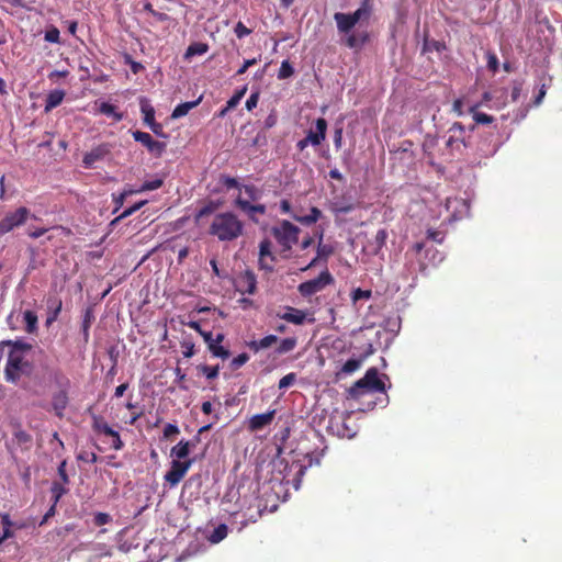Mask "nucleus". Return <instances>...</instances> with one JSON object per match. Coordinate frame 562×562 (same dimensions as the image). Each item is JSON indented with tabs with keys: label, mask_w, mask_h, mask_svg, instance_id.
Segmentation results:
<instances>
[{
	"label": "nucleus",
	"mask_w": 562,
	"mask_h": 562,
	"mask_svg": "<svg viewBox=\"0 0 562 562\" xmlns=\"http://www.w3.org/2000/svg\"><path fill=\"white\" fill-rule=\"evenodd\" d=\"M217 207V204L213 201L207 202L205 205H203L195 214L194 220L196 223H199L203 217L211 215L215 212Z\"/></svg>",
	"instance_id": "f704fd0d"
},
{
	"label": "nucleus",
	"mask_w": 562,
	"mask_h": 562,
	"mask_svg": "<svg viewBox=\"0 0 562 562\" xmlns=\"http://www.w3.org/2000/svg\"><path fill=\"white\" fill-rule=\"evenodd\" d=\"M480 104L481 103H476V104L470 106V109H469V111L473 114L474 122L476 124H483V125L491 124L494 121V117L486 113L476 111V109L480 106Z\"/></svg>",
	"instance_id": "c85d7f7f"
},
{
	"label": "nucleus",
	"mask_w": 562,
	"mask_h": 562,
	"mask_svg": "<svg viewBox=\"0 0 562 562\" xmlns=\"http://www.w3.org/2000/svg\"><path fill=\"white\" fill-rule=\"evenodd\" d=\"M272 234L284 251L291 250L292 246L299 241L300 228L291 222L284 220L280 226L273 227Z\"/></svg>",
	"instance_id": "39448f33"
},
{
	"label": "nucleus",
	"mask_w": 562,
	"mask_h": 562,
	"mask_svg": "<svg viewBox=\"0 0 562 562\" xmlns=\"http://www.w3.org/2000/svg\"><path fill=\"white\" fill-rule=\"evenodd\" d=\"M139 105H140V111L144 115V123L147 126H150L153 123L156 122L154 106L150 104L149 100L145 97H142L139 99Z\"/></svg>",
	"instance_id": "b1692460"
},
{
	"label": "nucleus",
	"mask_w": 562,
	"mask_h": 562,
	"mask_svg": "<svg viewBox=\"0 0 562 562\" xmlns=\"http://www.w3.org/2000/svg\"><path fill=\"white\" fill-rule=\"evenodd\" d=\"M427 237L438 244H441L443 240V235L441 232L428 229Z\"/></svg>",
	"instance_id": "680f3d73"
},
{
	"label": "nucleus",
	"mask_w": 562,
	"mask_h": 562,
	"mask_svg": "<svg viewBox=\"0 0 562 562\" xmlns=\"http://www.w3.org/2000/svg\"><path fill=\"white\" fill-rule=\"evenodd\" d=\"M211 355L215 358H221L222 360H226L231 357V351L222 346V344H210L207 347Z\"/></svg>",
	"instance_id": "2f4dec72"
},
{
	"label": "nucleus",
	"mask_w": 562,
	"mask_h": 562,
	"mask_svg": "<svg viewBox=\"0 0 562 562\" xmlns=\"http://www.w3.org/2000/svg\"><path fill=\"white\" fill-rule=\"evenodd\" d=\"M30 215V210L25 206L18 207L14 212H9L0 221V236L12 232L22 226Z\"/></svg>",
	"instance_id": "0eeeda50"
},
{
	"label": "nucleus",
	"mask_w": 562,
	"mask_h": 562,
	"mask_svg": "<svg viewBox=\"0 0 562 562\" xmlns=\"http://www.w3.org/2000/svg\"><path fill=\"white\" fill-rule=\"evenodd\" d=\"M246 92H247V85L241 87L240 89H237L235 91V93L226 102L227 103V108L228 109H235L239 104L240 100L244 98Z\"/></svg>",
	"instance_id": "c9c22d12"
},
{
	"label": "nucleus",
	"mask_w": 562,
	"mask_h": 562,
	"mask_svg": "<svg viewBox=\"0 0 562 562\" xmlns=\"http://www.w3.org/2000/svg\"><path fill=\"white\" fill-rule=\"evenodd\" d=\"M218 182L223 184L226 189H241V186L239 184L237 179L229 177L227 175H220Z\"/></svg>",
	"instance_id": "58836bf2"
},
{
	"label": "nucleus",
	"mask_w": 562,
	"mask_h": 562,
	"mask_svg": "<svg viewBox=\"0 0 562 562\" xmlns=\"http://www.w3.org/2000/svg\"><path fill=\"white\" fill-rule=\"evenodd\" d=\"M446 48V45L445 43H441L439 41H436V40H432L431 42H426L425 45H424V50H430V49H435L437 52H441L442 49Z\"/></svg>",
	"instance_id": "4d7b16f0"
},
{
	"label": "nucleus",
	"mask_w": 562,
	"mask_h": 562,
	"mask_svg": "<svg viewBox=\"0 0 562 562\" xmlns=\"http://www.w3.org/2000/svg\"><path fill=\"white\" fill-rule=\"evenodd\" d=\"M112 521V516L108 513H97L93 516V524L94 526H104L106 524H110Z\"/></svg>",
	"instance_id": "49530a36"
},
{
	"label": "nucleus",
	"mask_w": 562,
	"mask_h": 562,
	"mask_svg": "<svg viewBox=\"0 0 562 562\" xmlns=\"http://www.w3.org/2000/svg\"><path fill=\"white\" fill-rule=\"evenodd\" d=\"M487 67L492 71H496L498 69V59L495 55H490L487 60Z\"/></svg>",
	"instance_id": "774afa93"
},
{
	"label": "nucleus",
	"mask_w": 562,
	"mask_h": 562,
	"mask_svg": "<svg viewBox=\"0 0 562 562\" xmlns=\"http://www.w3.org/2000/svg\"><path fill=\"white\" fill-rule=\"evenodd\" d=\"M248 360L249 356L246 352H243L237 357L233 358L229 366L233 370H237L240 367H243Z\"/></svg>",
	"instance_id": "09e8293b"
},
{
	"label": "nucleus",
	"mask_w": 562,
	"mask_h": 562,
	"mask_svg": "<svg viewBox=\"0 0 562 562\" xmlns=\"http://www.w3.org/2000/svg\"><path fill=\"white\" fill-rule=\"evenodd\" d=\"M228 528L225 524H220L209 536V541L212 543H218L227 537Z\"/></svg>",
	"instance_id": "7c9ffc66"
},
{
	"label": "nucleus",
	"mask_w": 562,
	"mask_h": 562,
	"mask_svg": "<svg viewBox=\"0 0 562 562\" xmlns=\"http://www.w3.org/2000/svg\"><path fill=\"white\" fill-rule=\"evenodd\" d=\"M258 101H259V92L258 91L252 92L245 103L246 109L248 111H252L257 106Z\"/></svg>",
	"instance_id": "864d4df0"
},
{
	"label": "nucleus",
	"mask_w": 562,
	"mask_h": 562,
	"mask_svg": "<svg viewBox=\"0 0 562 562\" xmlns=\"http://www.w3.org/2000/svg\"><path fill=\"white\" fill-rule=\"evenodd\" d=\"M164 184V180L161 178H155L153 180H146L143 182V184L140 186V189L139 191L140 192H145V191H153V190H157L159 189L161 186Z\"/></svg>",
	"instance_id": "ea45409f"
},
{
	"label": "nucleus",
	"mask_w": 562,
	"mask_h": 562,
	"mask_svg": "<svg viewBox=\"0 0 562 562\" xmlns=\"http://www.w3.org/2000/svg\"><path fill=\"white\" fill-rule=\"evenodd\" d=\"M202 99H203V95L201 94L194 101H188V102L178 104L171 113V119H179V117L187 115L190 112V110H192L193 108H195L196 105H199L201 103Z\"/></svg>",
	"instance_id": "4be33fe9"
},
{
	"label": "nucleus",
	"mask_w": 562,
	"mask_h": 562,
	"mask_svg": "<svg viewBox=\"0 0 562 562\" xmlns=\"http://www.w3.org/2000/svg\"><path fill=\"white\" fill-rule=\"evenodd\" d=\"M278 341V337L276 335H268L263 338L259 339V347H262V349H267L271 347L273 344Z\"/></svg>",
	"instance_id": "603ef678"
},
{
	"label": "nucleus",
	"mask_w": 562,
	"mask_h": 562,
	"mask_svg": "<svg viewBox=\"0 0 562 562\" xmlns=\"http://www.w3.org/2000/svg\"><path fill=\"white\" fill-rule=\"evenodd\" d=\"M235 206L246 213L254 222H258L256 214L263 215L266 213L263 204H251L248 200L243 199L240 194L235 200Z\"/></svg>",
	"instance_id": "9b49d317"
},
{
	"label": "nucleus",
	"mask_w": 562,
	"mask_h": 562,
	"mask_svg": "<svg viewBox=\"0 0 562 562\" xmlns=\"http://www.w3.org/2000/svg\"><path fill=\"white\" fill-rule=\"evenodd\" d=\"M106 154L108 149L103 145H99L98 147L93 148L91 151L83 156L82 164L85 168H92L94 164L99 160H102Z\"/></svg>",
	"instance_id": "aec40b11"
},
{
	"label": "nucleus",
	"mask_w": 562,
	"mask_h": 562,
	"mask_svg": "<svg viewBox=\"0 0 562 562\" xmlns=\"http://www.w3.org/2000/svg\"><path fill=\"white\" fill-rule=\"evenodd\" d=\"M3 344L5 348H10L4 367V378L8 382L15 384L31 369L30 362L25 360V353L32 349V345L22 339L3 340Z\"/></svg>",
	"instance_id": "f257e3e1"
},
{
	"label": "nucleus",
	"mask_w": 562,
	"mask_h": 562,
	"mask_svg": "<svg viewBox=\"0 0 562 562\" xmlns=\"http://www.w3.org/2000/svg\"><path fill=\"white\" fill-rule=\"evenodd\" d=\"M148 150L151 153V154H155V155H160L164 149H165V145L166 143H144Z\"/></svg>",
	"instance_id": "6e6d98bb"
},
{
	"label": "nucleus",
	"mask_w": 562,
	"mask_h": 562,
	"mask_svg": "<svg viewBox=\"0 0 562 562\" xmlns=\"http://www.w3.org/2000/svg\"><path fill=\"white\" fill-rule=\"evenodd\" d=\"M334 20L337 24L338 33L344 35L341 43L348 48L358 52L370 41V33L367 30L356 27L357 24L349 13L336 12Z\"/></svg>",
	"instance_id": "f03ea898"
},
{
	"label": "nucleus",
	"mask_w": 562,
	"mask_h": 562,
	"mask_svg": "<svg viewBox=\"0 0 562 562\" xmlns=\"http://www.w3.org/2000/svg\"><path fill=\"white\" fill-rule=\"evenodd\" d=\"M209 50V45L202 42H195L189 45L186 50L184 58L189 59L196 55H203Z\"/></svg>",
	"instance_id": "cd10ccee"
},
{
	"label": "nucleus",
	"mask_w": 562,
	"mask_h": 562,
	"mask_svg": "<svg viewBox=\"0 0 562 562\" xmlns=\"http://www.w3.org/2000/svg\"><path fill=\"white\" fill-rule=\"evenodd\" d=\"M371 297V291L369 290H361V289H356L353 292H352V300L355 302L359 301V300H368Z\"/></svg>",
	"instance_id": "13d9d810"
},
{
	"label": "nucleus",
	"mask_w": 562,
	"mask_h": 562,
	"mask_svg": "<svg viewBox=\"0 0 562 562\" xmlns=\"http://www.w3.org/2000/svg\"><path fill=\"white\" fill-rule=\"evenodd\" d=\"M386 239H387L386 229H384V228L379 229L374 236L375 249L376 250L382 249L386 244Z\"/></svg>",
	"instance_id": "a18cd8bd"
},
{
	"label": "nucleus",
	"mask_w": 562,
	"mask_h": 562,
	"mask_svg": "<svg viewBox=\"0 0 562 562\" xmlns=\"http://www.w3.org/2000/svg\"><path fill=\"white\" fill-rule=\"evenodd\" d=\"M274 416H276V409H271V411H269L267 413H263V414L254 415L249 419L248 428L251 431L261 430V429H263L265 427L269 426L272 423Z\"/></svg>",
	"instance_id": "2eb2a0df"
},
{
	"label": "nucleus",
	"mask_w": 562,
	"mask_h": 562,
	"mask_svg": "<svg viewBox=\"0 0 562 562\" xmlns=\"http://www.w3.org/2000/svg\"><path fill=\"white\" fill-rule=\"evenodd\" d=\"M372 10L373 8L370 0H362L360 7L355 12L349 13V15H351L358 27L362 29L363 23H368Z\"/></svg>",
	"instance_id": "ddd939ff"
},
{
	"label": "nucleus",
	"mask_w": 562,
	"mask_h": 562,
	"mask_svg": "<svg viewBox=\"0 0 562 562\" xmlns=\"http://www.w3.org/2000/svg\"><path fill=\"white\" fill-rule=\"evenodd\" d=\"M295 381H296V373L291 372L280 379L278 386L280 390L288 389L289 386L293 385Z\"/></svg>",
	"instance_id": "de8ad7c7"
},
{
	"label": "nucleus",
	"mask_w": 562,
	"mask_h": 562,
	"mask_svg": "<svg viewBox=\"0 0 562 562\" xmlns=\"http://www.w3.org/2000/svg\"><path fill=\"white\" fill-rule=\"evenodd\" d=\"M256 64H257V59L256 58L246 59L244 61V64L241 65V67L237 70L236 75L237 76L244 75L249 67H251V66H254Z\"/></svg>",
	"instance_id": "e2e57ef3"
},
{
	"label": "nucleus",
	"mask_w": 562,
	"mask_h": 562,
	"mask_svg": "<svg viewBox=\"0 0 562 562\" xmlns=\"http://www.w3.org/2000/svg\"><path fill=\"white\" fill-rule=\"evenodd\" d=\"M333 282L334 278L330 274V272L328 270H324L319 273L317 278L302 282L297 286V290L302 296L307 297L322 291Z\"/></svg>",
	"instance_id": "423d86ee"
},
{
	"label": "nucleus",
	"mask_w": 562,
	"mask_h": 562,
	"mask_svg": "<svg viewBox=\"0 0 562 562\" xmlns=\"http://www.w3.org/2000/svg\"><path fill=\"white\" fill-rule=\"evenodd\" d=\"M195 443L189 440H180L176 446H173L170 450V457L173 460H188L187 458L190 454L191 448L194 447Z\"/></svg>",
	"instance_id": "dca6fc26"
},
{
	"label": "nucleus",
	"mask_w": 562,
	"mask_h": 562,
	"mask_svg": "<svg viewBox=\"0 0 562 562\" xmlns=\"http://www.w3.org/2000/svg\"><path fill=\"white\" fill-rule=\"evenodd\" d=\"M277 123V114L276 113H270L266 120H265V128H271L276 125Z\"/></svg>",
	"instance_id": "338daca9"
},
{
	"label": "nucleus",
	"mask_w": 562,
	"mask_h": 562,
	"mask_svg": "<svg viewBox=\"0 0 562 562\" xmlns=\"http://www.w3.org/2000/svg\"><path fill=\"white\" fill-rule=\"evenodd\" d=\"M123 59H124V64L130 66L131 71L134 75H137L138 72H140L144 69V66L140 63L134 60L132 58V56L130 54H127V53H125L123 55Z\"/></svg>",
	"instance_id": "79ce46f5"
},
{
	"label": "nucleus",
	"mask_w": 562,
	"mask_h": 562,
	"mask_svg": "<svg viewBox=\"0 0 562 562\" xmlns=\"http://www.w3.org/2000/svg\"><path fill=\"white\" fill-rule=\"evenodd\" d=\"M286 312L283 314H277L280 319L286 321L289 323L295 325H302L306 318V314L302 310H297L295 307L286 306Z\"/></svg>",
	"instance_id": "f3484780"
},
{
	"label": "nucleus",
	"mask_w": 562,
	"mask_h": 562,
	"mask_svg": "<svg viewBox=\"0 0 562 562\" xmlns=\"http://www.w3.org/2000/svg\"><path fill=\"white\" fill-rule=\"evenodd\" d=\"M234 32L238 38H243L251 33V30L248 29L243 22H238L235 25Z\"/></svg>",
	"instance_id": "8fccbe9b"
},
{
	"label": "nucleus",
	"mask_w": 562,
	"mask_h": 562,
	"mask_svg": "<svg viewBox=\"0 0 562 562\" xmlns=\"http://www.w3.org/2000/svg\"><path fill=\"white\" fill-rule=\"evenodd\" d=\"M92 419L93 430L111 438V448L114 450H121L124 447V442L122 441L120 434L114 430L103 417L94 415Z\"/></svg>",
	"instance_id": "1a4fd4ad"
},
{
	"label": "nucleus",
	"mask_w": 562,
	"mask_h": 562,
	"mask_svg": "<svg viewBox=\"0 0 562 562\" xmlns=\"http://www.w3.org/2000/svg\"><path fill=\"white\" fill-rule=\"evenodd\" d=\"M293 217L299 223L310 226V225L316 223L322 217V211L318 207L313 206V207H311L308 214H306L304 216H293Z\"/></svg>",
	"instance_id": "a878e982"
},
{
	"label": "nucleus",
	"mask_w": 562,
	"mask_h": 562,
	"mask_svg": "<svg viewBox=\"0 0 562 562\" xmlns=\"http://www.w3.org/2000/svg\"><path fill=\"white\" fill-rule=\"evenodd\" d=\"M145 204V201H142V202H138L134 205H132L131 207L126 209L121 215H119L117 217H115L111 224L112 225H115L116 223H119L122 218H125L130 215H132L133 213H135L137 210H139L143 205Z\"/></svg>",
	"instance_id": "c03bdc74"
},
{
	"label": "nucleus",
	"mask_w": 562,
	"mask_h": 562,
	"mask_svg": "<svg viewBox=\"0 0 562 562\" xmlns=\"http://www.w3.org/2000/svg\"><path fill=\"white\" fill-rule=\"evenodd\" d=\"M238 291L247 294H255L257 290V278L251 270L244 271L238 278Z\"/></svg>",
	"instance_id": "f8f14e48"
},
{
	"label": "nucleus",
	"mask_w": 562,
	"mask_h": 562,
	"mask_svg": "<svg viewBox=\"0 0 562 562\" xmlns=\"http://www.w3.org/2000/svg\"><path fill=\"white\" fill-rule=\"evenodd\" d=\"M65 94V91L60 89L50 91L45 100V112H49L57 108L63 102Z\"/></svg>",
	"instance_id": "5701e85b"
},
{
	"label": "nucleus",
	"mask_w": 562,
	"mask_h": 562,
	"mask_svg": "<svg viewBox=\"0 0 562 562\" xmlns=\"http://www.w3.org/2000/svg\"><path fill=\"white\" fill-rule=\"evenodd\" d=\"M1 525H2V535L0 536V546L7 540L14 536V532L12 530V527H15L18 529H22L24 525L15 524L11 520L10 515L4 513L1 515Z\"/></svg>",
	"instance_id": "a211bd4d"
},
{
	"label": "nucleus",
	"mask_w": 562,
	"mask_h": 562,
	"mask_svg": "<svg viewBox=\"0 0 562 562\" xmlns=\"http://www.w3.org/2000/svg\"><path fill=\"white\" fill-rule=\"evenodd\" d=\"M65 485L66 484L60 482H53L50 487L53 503L57 504L59 499L68 492Z\"/></svg>",
	"instance_id": "72a5a7b5"
},
{
	"label": "nucleus",
	"mask_w": 562,
	"mask_h": 562,
	"mask_svg": "<svg viewBox=\"0 0 562 562\" xmlns=\"http://www.w3.org/2000/svg\"><path fill=\"white\" fill-rule=\"evenodd\" d=\"M182 355L184 358H191L194 355V344L191 341H183L181 344Z\"/></svg>",
	"instance_id": "5fc2aeb1"
},
{
	"label": "nucleus",
	"mask_w": 562,
	"mask_h": 562,
	"mask_svg": "<svg viewBox=\"0 0 562 562\" xmlns=\"http://www.w3.org/2000/svg\"><path fill=\"white\" fill-rule=\"evenodd\" d=\"M272 244L268 238H265L259 244V268L268 272L273 271L277 261L276 256L271 251Z\"/></svg>",
	"instance_id": "9d476101"
},
{
	"label": "nucleus",
	"mask_w": 562,
	"mask_h": 562,
	"mask_svg": "<svg viewBox=\"0 0 562 562\" xmlns=\"http://www.w3.org/2000/svg\"><path fill=\"white\" fill-rule=\"evenodd\" d=\"M66 467H67V462H66V460H63L57 469L58 475L60 479V483H63V484H69V477H68V474L66 471Z\"/></svg>",
	"instance_id": "3c124183"
},
{
	"label": "nucleus",
	"mask_w": 562,
	"mask_h": 562,
	"mask_svg": "<svg viewBox=\"0 0 562 562\" xmlns=\"http://www.w3.org/2000/svg\"><path fill=\"white\" fill-rule=\"evenodd\" d=\"M199 371L202 372L207 380H214L218 376L220 366L201 364Z\"/></svg>",
	"instance_id": "4c0bfd02"
},
{
	"label": "nucleus",
	"mask_w": 562,
	"mask_h": 562,
	"mask_svg": "<svg viewBox=\"0 0 562 562\" xmlns=\"http://www.w3.org/2000/svg\"><path fill=\"white\" fill-rule=\"evenodd\" d=\"M92 321H93V314H92L91 310L87 308L85 312V315H83V319H82V333H83L86 340L89 337V328L91 326Z\"/></svg>",
	"instance_id": "37998d69"
},
{
	"label": "nucleus",
	"mask_w": 562,
	"mask_h": 562,
	"mask_svg": "<svg viewBox=\"0 0 562 562\" xmlns=\"http://www.w3.org/2000/svg\"><path fill=\"white\" fill-rule=\"evenodd\" d=\"M44 38L46 42L58 44L60 42V32L56 26L50 25L46 29Z\"/></svg>",
	"instance_id": "a19ab883"
},
{
	"label": "nucleus",
	"mask_w": 562,
	"mask_h": 562,
	"mask_svg": "<svg viewBox=\"0 0 562 562\" xmlns=\"http://www.w3.org/2000/svg\"><path fill=\"white\" fill-rule=\"evenodd\" d=\"M521 89H522V86L519 82H516L515 86L513 87L510 97L514 102H516L519 99Z\"/></svg>",
	"instance_id": "69168bd1"
},
{
	"label": "nucleus",
	"mask_w": 562,
	"mask_h": 562,
	"mask_svg": "<svg viewBox=\"0 0 562 562\" xmlns=\"http://www.w3.org/2000/svg\"><path fill=\"white\" fill-rule=\"evenodd\" d=\"M327 131V121L318 117L307 131V135L302 140H325Z\"/></svg>",
	"instance_id": "4468645a"
},
{
	"label": "nucleus",
	"mask_w": 562,
	"mask_h": 562,
	"mask_svg": "<svg viewBox=\"0 0 562 562\" xmlns=\"http://www.w3.org/2000/svg\"><path fill=\"white\" fill-rule=\"evenodd\" d=\"M297 345V339L295 337L283 338L279 346L276 349V352L279 355H284L291 352Z\"/></svg>",
	"instance_id": "c756f323"
},
{
	"label": "nucleus",
	"mask_w": 562,
	"mask_h": 562,
	"mask_svg": "<svg viewBox=\"0 0 562 562\" xmlns=\"http://www.w3.org/2000/svg\"><path fill=\"white\" fill-rule=\"evenodd\" d=\"M180 432L177 425L173 424H167L164 428V437L170 438L171 436L178 435Z\"/></svg>",
	"instance_id": "052dcab7"
},
{
	"label": "nucleus",
	"mask_w": 562,
	"mask_h": 562,
	"mask_svg": "<svg viewBox=\"0 0 562 562\" xmlns=\"http://www.w3.org/2000/svg\"><path fill=\"white\" fill-rule=\"evenodd\" d=\"M243 189L248 195L249 200L256 201L259 199V191L255 186H244Z\"/></svg>",
	"instance_id": "bf43d9fd"
},
{
	"label": "nucleus",
	"mask_w": 562,
	"mask_h": 562,
	"mask_svg": "<svg viewBox=\"0 0 562 562\" xmlns=\"http://www.w3.org/2000/svg\"><path fill=\"white\" fill-rule=\"evenodd\" d=\"M371 352H372V349L370 348V350H369L364 356H362L361 358H359V359H353V358L348 359V360L344 363V366L341 367L340 372H341V373H344V374H351V373H353L355 371H357V370L361 367V364H362L363 360H364V359H366V358H367Z\"/></svg>",
	"instance_id": "393cba45"
},
{
	"label": "nucleus",
	"mask_w": 562,
	"mask_h": 562,
	"mask_svg": "<svg viewBox=\"0 0 562 562\" xmlns=\"http://www.w3.org/2000/svg\"><path fill=\"white\" fill-rule=\"evenodd\" d=\"M294 75V68L292 64L286 59L281 63L279 72H278V79L284 80Z\"/></svg>",
	"instance_id": "e433bc0d"
},
{
	"label": "nucleus",
	"mask_w": 562,
	"mask_h": 562,
	"mask_svg": "<svg viewBox=\"0 0 562 562\" xmlns=\"http://www.w3.org/2000/svg\"><path fill=\"white\" fill-rule=\"evenodd\" d=\"M23 319L25 322V331L29 334H34L37 330V315L33 311H25L23 313Z\"/></svg>",
	"instance_id": "bb28decb"
},
{
	"label": "nucleus",
	"mask_w": 562,
	"mask_h": 562,
	"mask_svg": "<svg viewBox=\"0 0 562 562\" xmlns=\"http://www.w3.org/2000/svg\"><path fill=\"white\" fill-rule=\"evenodd\" d=\"M99 112L106 115L112 116L114 120H122V114L116 112V106L110 102L103 101L99 105Z\"/></svg>",
	"instance_id": "473e14b6"
},
{
	"label": "nucleus",
	"mask_w": 562,
	"mask_h": 562,
	"mask_svg": "<svg viewBox=\"0 0 562 562\" xmlns=\"http://www.w3.org/2000/svg\"><path fill=\"white\" fill-rule=\"evenodd\" d=\"M364 390L374 392H384L385 384L379 378V371L375 367L369 368L363 378L358 380L350 386L348 393L350 397L358 398L364 393Z\"/></svg>",
	"instance_id": "20e7f679"
},
{
	"label": "nucleus",
	"mask_w": 562,
	"mask_h": 562,
	"mask_svg": "<svg viewBox=\"0 0 562 562\" xmlns=\"http://www.w3.org/2000/svg\"><path fill=\"white\" fill-rule=\"evenodd\" d=\"M68 405V395L66 391H59L53 395L52 400V406L55 412V414L58 417H61L64 415V411L66 409Z\"/></svg>",
	"instance_id": "412c9836"
},
{
	"label": "nucleus",
	"mask_w": 562,
	"mask_h": 562,
	"mask_svg": "<svg viewBox=\"0 0 562 562\" xmlns=\"http://www.w3.org/2000/svg\"><path fill=\"white\" fill-rule=\"evenodd\" d=\"M176 374H177V378H178V385L181 390H184L187 391L188 390V386L184 384V380H186V374L181 372V369L180 368H177L176 369Z\"/></svg>",
	"instance_id": "0e129e2a"
},
{
	"label": "nucleus",
	"mask_w": 562,
	"mask_h": 562,
	"mask_svg": "<svg viewBox=\"0 0 562 562\" xmlns=\"http://www.w3.org/2000/svg\"><path fill=\"white\" fill-rule=\"evenodd\" d=\"M209 234L220 241H233L244 234V223L233 212L217 213L209 227Z\"/></svg>",
	"instance_id": "7ed1b4c3"
},
{
	"label": "nucleus",
	"mask_w": 562,
	"mask_h": 562,
	"mask_svg": "<svg viewBox=\"0 0 562 562\" xmlns=\"http://www.w3.org/2000/svg\"><path fill=\"white\" fill-rule=\"evenodd\" d=\"M194 459H188L183 461L172 460L170 469L166 472L164 479L171 486L178 485L181 480L186 476L189 469L193 464Z\"/></svg>",
	"instance_id": "6e6552de"
},
{
	"label": "nucleus",
	"mask_w": 562,
	"mask_h": 562,
	"mask_svg": "<svg viewBox=\"0 0 562 562\" xmlns=\"http://www.w3.org/2000/svg\"><path fill=\"white\" fill-rule=\"evenodd\" d=\"M334 252V248L330 245L318 243L316 248V256L310 261V263L302 268L303 271L308 270L318 265L319 260H327V258Z\"/></svg>",
	"instance_id": "6ab92c4d"
}]
</instances>
